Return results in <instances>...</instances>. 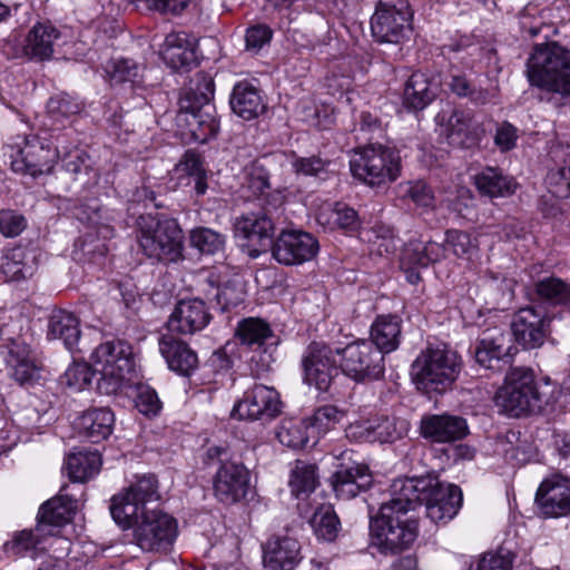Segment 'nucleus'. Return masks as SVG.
<instances>
[{
  "label": "nucleus",
  "instance_id": "obj_1",
  "mask_svg": "<svg viewBox=\"0 0 570 570\" xmlns=\"http://www.w3.org/2000/svg\"><path fill=\"white\" fill-rule=\"evenodd\" d=\"M431 484L432 478L393 482L392 498L381 504L375 515H370V532L382 553H400L416 540L419 523L406 514L424 502Z\"/></svg>",
  "mask_w": 570,
  "mask_h": 570
},
{
  "label": "nucleus",
  "instance_id": "obj_2",
  "mask_svg": "<svg viewBox=\"0 0 570 570\" xmlns=\"http://www.w3.org/2000/svg\"><path fill=\"white\" fill-rule=\"evenodd\" d=\"M549 379L540 385L531 368L512 367L505 374L504 384L495 393V404L501 412L511 417H521L540 413L554 401Z\"/></svg>",
  "mask_w": 570,
  "mask_h": 570
},
{
  "label": "nucleus",
  "instance_id": "obj_3",
  "mask_svg": "<svg viewBox=\"0 0 570 570\" xmlns=\"http://www.w3.org/2000/svg\"><path fill=\"white\" fill-rule=\"evenodd\" d=\"M462 360L446 344L429 345L411 365V376L416 389L430 397L451 390L462 370Z\"/></svg>",
  "mask_w": 570,
  "mask_h": 570
},
{
  "label": "nucleus",
  "instance_id": "obj_4",
  "mask_svg": "<svg viewBox=\"0 0 570 570\" xmlns=\"http://www.w3.org/2000/svg\"><path fill=\"white\" fill-rule=\"evenodd\" d=\"M137 240L142 253L163 264L184 259V234L177 219L163 214L137 218Z\"/></svg>",
  "mask_w": 570,
  "mask_h": 570
},
{
  "label": "nucleus",
  "instance_id": "obj_5",
  "mask_svg": "<svg viewBox=\"0 0 570 570\" xmlns=\"http://www.w3.org/2000/svg\"><path fill=\"white\" fill-rule=\"evenodd\" d=\"M215 92L213 78L197 72L179 99L180 111L189 114L187 119L191 135L199 142H207L219 130L216 108L212 102Z\"/></svg>",
  "mask_w": 570,
  "mask_h": 570
},
{
  "label": "nucleus",
  "instance_id": "obj_6",
  "mask_svg": "<svg viewBox=\"0 0 570 570\" xmlns=\"http://www.w3.org/2000/svg\"><path fill=\"white\" fill-rule=\"evenodd\" d=\"M531 86L570 96V50L556 42L537 45L527 61Z\"/></svg>",
  "mask_w": 570,
  "mask_h": 570
},
{
  "label": "nucleus",
  "instance_id": "obj_7",
  "mask_svg": "<svg viewBox=\"0 0 570 570\" xmlns=\"http://www.w3.org/2000/svg\"><path fill=\"white\" fill-rule=\"evenodd\" d=\"M98 372L97 390L102 394H114L135 368L132 346L119 338L99 344L92 355Z\"/></svg>",
  "mask_w": 570,
  "mask_h": 570
},
{
  "label": "nucleus",
  "instance_id": "obj_8",
  "mask_svg": "<svg viewBox=\"0 0 570 570\" xmlns=\"http://www.w3.org/2000/svg\"><path fill=\"white\" fill-rule=\"evenodd\" d=\"M350 169L354 178L371 187H380L399 178L401 156L395 149L370 145L355 151Z\"/></svg>",
  "mask_w": 570,
  "mask_h": 570
},
{
  "label": "nucleus",
  "instance_id": "obj_9",
  "mask_svg": "<svg viewBox=\"0 0 570 570\" xmlns=\"http://www.w3.org/2000/svg\"><path fill=\"white\" fill-rule=\"evenodd\" d=\"M235 336L240 346L252 353L248 358L252 374L259 377L268 372L275 361L277 346V337L271 325L258 317H246L238 322Z\"/></svg>",
  "mask_w": 570,
  "mask_h": 570
},
{
  "label": "nucleus",
  "instance_id": "obj_10",
  "mask_svg": "<svg viewBox=\"0 0 570 570\" xmlns=\"http://www.w3.org/2000/svg\"><path fill=\"white\" fill-rule=\"evenodd\" d=\"M262 210L248 213L236 218L235 236L243 240L242 246L247 248L248 255L257 258L261 254L271 249L274 240L275 224L274 214L282 205V197L273 196V204L264 200Z\"/></svg>",
  "mask_w": 570,
  "mask_h": 570
},
{
  "label": "nucleus",
  "instance_id": "obj_11",
  "mask_svg": "<svg viewBox=\"0 0 570 570\" xmlns=\"http://www.w3.org/2000/svg\"><path fill=\"white\" fill-rule=\"evenodd\" d=\"M341 372L356 383H367L384 377L385 362L382 352L367 340L348 343L335 348Z\"/></svg>",
  "mask_w": 570,
  "mask_h": 570
},
{
  "label": "nucleus",
  "instance_id": "obj_12",
  "mask_svg": "<svg viewBox=\"0 0 570 570\" xmlns=\"http://www.w3.org/2000/svg\"><path fill=\"white\" fill-rule=\"evenodd\" d=\"M135 543L146 552L166 553L178 534V525L175 518L160 511H145L132 520Z\"/></svg>",
  "mask_w": 570,
  "mask_h": 570
},
{
  "label": "nucleus",
  "instance_id": "obj_13",
  "mask_svg": "<svg viewBox=\"0 0 570 570\" xmlns=\"http://www.w3.org/2000/svg\"><path fill=\"white\" fill-rule=\"evenodd\" d=\"M158 485L155 475L148 474L137 479L124 494L112 497L110 513L115 522L122 529H128L132 520L159 501Z\"/></svg>",
  "mask_w": 570,
  "mask_h": 570
},
{
  "label": "nucleus",
  "instance_id": "obj_14",
  "mask_svg": "<svg viewBox=\"0 0 570 570\" xmlns=\"http://www.w3.org/2000/svg\"><path fill=\"white\" fill-rule=\"evenodd\" d=\"M207 459H217L220 463L214 478L215 497L223 503L230 504L245 498L249 485V473L242 463L227 460V450L212 446L207 450Z\"/></svg>",
  "mask_w": 570,
  "mask_h": 570
},
{
  "label": "nucleus",
  "instance_id": "obj_15",
  "mask_svg": "<svg viewBox=\"0 0 570 570\" xmlns=\"http://www.w3.org/2000/svg\"><path fill=\"white\" fill-rule=\"evenodd\" d=\"M282 407L279 393L274 387L255 384L235 403L232 416L266 424L281 415Z\"/></svg>",
  "mask_w": 570,
  "mask_h": 570
},
{
  "label": "nucleus",
  "instance_id": "obj_16",
  "mask_svg": "<svg viewBox=\"0 0 570 570\" xmlns=\"http://www.w3.org/2000/svg\"><path fill=\"white\" fill-rule=\"evenodd\" d=\"M554 315L541 306L519 308L512 317L511 330L515 341L525 350L541 347L551 335Z\"/></svg>",
  "mask_w": 570,
  "mask_h": 570
},
{
  "label": "nucleus",
  "instance_id": "obj_17",
  "mask_svg": "<svg viewBox=\"0 0 570 570\" xmlns=\"http://www.w3.org/2000/svg\"><path fill=\"white\" fill-rule=\"evenodd\" d=\"M412 13L409 4L380 2L371 19V30L377 42L400 43L411 32Z\"/></svg>",
  "mask_w": 570,
  "mask_h": 570
},
{
  "label": "nucleus",
  "instance_id": "obj_18",
  "mask_svg": "<svg viewBox=\"0 0 570 570\" xmlns=\"http://www.w3.org/2000/svg\"><path fill=\"white\" fill-rule=\"evenodd\" d=\"M305 380L320 391H327L341 372L335 350L326 344L312 343L303 358Z\"/></svg>",
  "mask_w": 570,
  "mask_h": 570
},
{
  "label": "nucleus",
  "instance_id": "obj_19",
  "mask_svg": "<svg viewBox=\"0 0 570 570\" xmlns=\"http://www.w3.org/2000/svg\"><path fill=\"white\" fill-rule=\"evenodd\" d=\"M317 239L299 230L282 232L271 247L273 257L283 265H298L313 259L318 253Z\"/></svg>",
  "mask_w": 570,
  "mask_h": 570
},
{
  "label": "nucleus",
  "instance_id": "obj_20",
  "mask_svg": "<svg viewBox=\"0 0 570 570\" xmlns=\"http://www.w3.org/2000/svg\"><path fill=\"white\" fill-rule=\"evenodd\" d=\"M60 156V146L51 147L46 139L31 137L26 139L19 149L17 158L11 161L14 171L29 174L33 177L48 174Z\"/></svg>",
  "mask_w": 570,
  "mask_h": 570
},
{
  "label": "nucleus",
  "instance_id": "obj_21",
  "mask_svg": "<svg viewBox=\"0 0 570 570\" xmlns=\"http://www.w3.org/2000/svg\"><path fill=\"white\" fill-rule=\"evenodd\" d=\"M515 351L508 333L499 327L484 330L475 342L474 358L485 368H500V363L509 364Z\"/></svg>",
  "mask_w": 570,
  "mask_h": 570
},
{
  "label": "nucleus",
  "instance_id": "obj_22",
  "mask_svg": "<svg viewBox=\"0 0 570 570\" xmlns=\"http://www.w3.org/2000/svg\"><path fill=\"white\" fill-rule=\"evenodd\" d=\"M462 500V491L458 485L444 484L432 478L423 502L426 517L435 523H446L458 514Z\"/></svg>",
  "mask_w": 570,
  "mask_h": 570
},
{
  "label": "nucleus",
  "instance_id": "obj_23",
  "mask_svg": "<svg viewBox=\"0 0 570 570\" xmlns=\"http://www.w3.org/2000/svg\"><path fill=\"white\" fill-rule=\"evenodd\" d=\"M212 320L208 306L200 297L179 301L171 312L167 325L179 334H194L204 330Z\"/></svg>",
  "mask_w": 570,
  "mask_h": 570
},
{
  "label": "nucleus",
  "instance_id": "obj_24",
  "mask_svg": "<svg viewBox=\"0 0 570 570\" xmlns=\"http://www.w3.org/2000/svg\"><path fill=\"white\" fill-rule=\"evenodd\" d=\"M331 483L337 498L350 500L366 491L373 483V476L365 464L341 463L333 473Z\"/></svg>",
  "mask_w": 570,
  "mask_h": 570
},
{
  "label": "nucleus",
  "instance_id": "obj_25",
  "mask_svg": "<svg viewBox=\"0 0 570 570\" xmlns=\"http://www.w3.org/2000/svg\"><path fill=\"white\" fill-rule=\"evenodd\" d=\"M420 430L424 439L436 443L455 442L462 440L469 433L466 420L451 414L423 416Z\"/></svg>",
  "mask_w": 570,
  "mask_h": 570
},
{
  "label": "nucleus",
  "instance_id": "obj_26",
  "mask_svg": "<svg viewBox=\"0 0 570 570\" xmlns=\"http://www.w3.org/2000/svg\"><path fill=\"white\" fill-rule=\"evenodd\" d=\"M535 501L547 517H562L570 513V481L561 476L546 479L540 484Z\"/></svg>",
  "mask_w": 570,
  "mask_h": 570
},
{
  "label": "nucleus",
  "instance_id": "obj_27",
  "mask_svg": "<svg viewBox=\"0 0 570 570\" xmlns=\"http://www.w3.org/2000/svg\"><path fill=\"white\" fill-rule=\"evenodd\" d=\"M164 61L174 70L189 69L197 65L195 39L185 31H171L160 50Z\"/></svg>",
  "mask_w": 570,
  "mask_h": 570
},
{
  "label": "nucleus",
  "instance_id": "obj_28",
  "mask_svg": "<svg viewBox=\"0 0 570 570\" xmlns=\"http://www.w3.org/2000/svg\"><path fill=\"white\" fill-rule=\"evenodd\" d=\"M440 86L441 81L436 75L413 72L404 87V105L414 111L423 110L436 98Z\"/></svg>",
  "mask_w": 570,
  "mask_h": 570
},
{
  "label": "nucleus",
  "instance_id": "obj_29",
  "mask_svg": "<svg viewBox=\"0 0 570 570\" xmlns=\"http://www.w3.org/2000/svg\"><path fill=\"white\" fill-rule=\"evenodd\" d=\"M76 509V501L68 495L59 494L48 500L39 509L37 530L55 535L58 528L71 521Z\"/></svg>",
  "mask_w": 570,
  "mask_h": 570
},
{
  "label": "nucleus",
  "instance_id": "obj_30",
  "mask_svg": "<svg viewBox=\"0 0 570 570\" xmlns=\"http://www.w3.org/2000/svg\"><path fill=\"white\" fill-rule=\"evenodd\" d=\"M299 560V543L293 538H272L263 546V562L271 570H293Z\"/></svg>",
  "mask_w": 570,
  "mask_h": 570
},
{
  "label": "nucleus",
  "instance_id": "obj_31",
  "mask_svg": "<svg viewBox=\"0 0 570 570\" xmlns=\"http://www.w3.org/2000/svg\"><path fill=\"white\" fill-rule=\"evenodd\" d=\"M159 351L168 367L183 376H188L198 365L197 354L183 341L170 334L159 338Z\"/></svg>",
  "mask_w": 570,
  "mask_h": 570
},
{
  "label": "nucleus",
  "instance_id": "obj_32",
  "mask_svg": "<svg viewBox=\"0 0 570 570\" xmlns=\"http://www.w3.org/2000/svg\"><path fill=\"white\" fill-rule=\"evenodd\" d=\"M4 361L10 370V375L19 384H28L39 376V367L31 355L30 348L19 342H11L7 346Z\"/></svg>",
  "mask_w": 570,
  "mask_h": 570
},
{
  "label": "nucleus",
  "instance_id": "obj_33",
  "mask_svg": "<svg viewBox=\"0 0 570 570\" xmlns=\"http://www.w3.org/2000/svg\"><path fill=\"white\" fill-rule=\"evenodd\" d=\"M47 337L50 341H61L70 352L78 351L81 337L79 318L65 309L53 311L48 321Z\"/></svg>",
  "mask_w": 570,
  "mask_h": 570
},
{
  "label": "nucleus",
  "instance_id": "obj_34",
  "mask_svg": "<svg viewBox=\"0 0 570 570\" xmlns=\"http://www.w3.org/2000/svg\"><path fill=\"white\" fill-rule=\"evenodd\" d=\"M371 340L382 355L399 348L402 335V318L394 314L377 315L371 325Z\"/></svg>",
  "mask_w": 570,
  "mask_h": 570
},
{
  "label": "nucleus",
  "instance_id": "obj_35",
  "mask_svg": "<svg viewBox=\"0 0 570 570\" xmlns=\"http://www.w3.org/2000/svg\"><path fill=\"white\" fill-rule=\"evenodd\" d=\"M59 37L60 32L51 24L38 23L33 26L24 40V56L39 62L51 59Z\"/></svg>",
  "mask_w": 570,
  "mask_h": 570
},
{
  "label": "nucleus",
  "instance_id": "obj_36",
  "mask_svg": "<svg viewBox=\"0 0 570 570\" xmlns=\"http://www.w3.org/2000/svg\"><path fill=\"white\" fill-rule=\"evenodd\" d=\"M229 104L233 112L245 120L258 117L266 109L259 90L248 81H239L234 86Z\"/></svg>",
  "mask_w": 570,
  "mask_h": 570
},
{
  "label": "nucleus",
  "instance_id": "obj_37",
  "mask_svg": "<svg viewBox=\"0 0 570 570\" xmlns=\"http://www.w3.org/2000/svg\"><path fill=\"white\" fill-rule=\"evenodd\" d=\"M115 415L108 407H95L85 411L77 419L79 432L92 443L107 439L114 428Z\"/></svg>",
  "mask_w": 570,
  "mask_h": 570
},
{
  "label": "nucleus",
  "instance_id": "obj_38",
  "mask_svg": "<svg viewBox=\"0 0 570 570\" xmlns=\"http://www.w3.org/2000/svg\"><path fill=\"white\" fill-rule=\"evenodd\" d=\"M37 255L32 250L16 247L9 250L0 264L4 282H20L30 278L37 271Z\"/></svg>",
  "mask_w": 570,
  "mask_h": 570
},
{
  "label": "nucleus",
  "instance_id": "obj_39",
  "mask_svg": "<svg viewBox=\"0 0 570 570\" xmlns=\"http://www.w3.org/2000/svg\"><path fill=\"white\" fill-rule=\"evenodd\" d=\"M62 161L66 173L82 188L97 185L99 174L94 168V163L86 151L77 148L67 151L63 154Z\"/></svg>",
  "mask_w": 570,
  "mask_h": 570
},
{
  "label": "nucleus",
  "instance_id": "obj_40",
  "mask_svg": "<svg viewBox=\"0 0 570 570\" xmlns=\"http://www.w3.org/2000/svg\"><path fill=\"white\" fill-rule=\"evenodd\" d=\"M445 247L435 242L410 239L402 250V264L410 267H428L444 257Z\"/></svg>",
  "mask_w": 570,
  "mask_h": 570
},
{
  "label": "nucleus",
  "instance_id": "obj_41",
  "mask_svg": "<svg viewBox=\"0 0 570 570\" xmlns=\"http://www.w3.org/2000/svg\"><path fill=\"white\" fill-rule=\"evenodd\" d=\"M66 466L71 481L86 482L99 472L101 458L96 450H78L67 456Z\"/></svg>",
  "mask_w": 570,
  "mask_h": 570
},
{
  "label": "nucleus",
  "instance_id": "obj_42",
  "mask_svg": "<svg viewBox=\"0 0 570 570\" xmlns=\"http://www.w3.org/2000/svg\"><path fill=\"white\" fill-rule=\"evenodd\" d=\"M534 294L542 304L570 311V285L559 277L550 276L535 282Z\"/></svg>",
  "mask_w": 570,
  "mask_h": 570
},
{
  "label": "nucleus",
  "instance_id": "obj_43",
  "mask_svg": "<svg viewBox=\"0 0 570 570\" xmlns=\"http://www.w3.org/2000/svg\"><path fill=\"white\" fill-rule=\"evenodd\" d=\"M478 190L489 197L509 196L515 190L512 178L504 176L499 168L488 167L475 176Z\"/></svg>",
  "mask_w": 570,
  "mask_h": 570
},
{
  "label": "nucleus",
  "instance_id": "obj_44",
  "mask_svg": "<svg viewBox=\"0 0 570 570\" xmlns=\"http://www.w3.org/2000/svg\"><path fill=\"white\" fill-rule=\"evenodd\" d=\"M317 222L330 228H341L348 232L358 229L361 222L355 209L343 203L323 207L317 214Z\"/></svg>",
  "mask_w": 570,
  "mask_h": 570
},
{
  "label": "nucleus",
  "instance_id": "obj_45",
  "mask_svg": "<svg viewBox=\"0 0 570 570\" xmlns=\"http://www.w3.org/2000/svg\"><path fill=\"white\" fill-rule=\"evenodd\" d=\"M332 160L321 155L297 156L293 153L291 166L297 176L312 177L326 180L332 173Z\"/></svg>",
  "mask_w": 570,
  "mask_h": 570
},
{
  "label": "nucleus",
  "instance_id": "obj_46",
  "mask_svg": "<svg viewBox=\"0 0 570 570\" xmlns=\"http://www.w3.org/2000/svg\"><path fill=\"white\" fill-rule=\"evenodd\" d=\"M308 426H311L308 420L285 419L276 431V438L287 448L302 449L308 441Z\"/></svg>",
  "mask_w": 570,
  "mask_h": 570
},
{
  "label": "nucleus",
  "instance_id": "obj_47",
  "mask_svg": "<svg viewBox=\"0 0 570 570\" xmlns=\"http://www.w3.org/2000/svg\"><path fill=\"white\" fill-rule=\"evenodd\" d=\"M470 119L462 111H453L444 127L443 135L450 146L469 148L474 138L470 134Z\"/></svg>",
  "mask_w": 570,
  "mask_h": 570
},
{
  "label": "nucleus",
  "instance_id": "obj_48",
  "mask_svg": "<svg viewBox=\"0 0 570 570\" xmlns=\"http://www.w3.org/2000/svg\"><path fill=\"white\" fill-rule=\"evenodd\" d=\"M317 485L316 466L303 461H296L292 470L289 487L293 495L301 498L308 495Z\"/></svg>",
  "mask_w": 570,
  "mask_h": 570
},
{
  "label": "nucleus",
  "instance_id": "obj_49",
  "mask_svg": "<svg viewBox=\"0 0 570 570\" xmlns=\"http://www.w3.org/2000/svg\"><path fill=\"white\" fill-rule=\"evenodd\" d=\"M311 525L317 539L332 542L341 529L338 517L332 507H322L313 514Z\"/></svg>",
  "mask_w": 570,
  "mask_h": 570
},
{
  "label": "nucleus",
  "instance_id": "obj_50",
  "mask_svg": "<svg viewBox=\"0 0 570 570\" xmlns=\"http://www.w3.org/2000/svg\"><path fill=\"white\" fill-rule=\"evenodd\" d=\"M190 244L203 254L213 255L223 252L225 236L207 227H198L190 232Z\"/></svg>",
  "mask_w": 570,
  "mask_h": 570
},
{
  "label": "nucleus",
  "instance_id": "obj_51",
  "mask_svg": "<svg viewBox=\"0 0 570 570\" xmlns=\"http://www.w3.org/2000/svg\"><path fill=\"white\" fill-rule=\"evenodd\" d=\"M46 535L48 534L45 531H38L37 527L33 530L19 531L6 542L4 551L13 556H23L40 544Z\"/></svg>",
  "mask_w": 570,
  "mask_h": 570
},
{
  "label": "nucleus",
  "instance_id": "obj_52",
  "mask_svg": "<svg viewBox=\"0 0 570 570\" xmlns=\"http://www.w3.org/2000/svg\"><path fill=\"white\" fill-rule=\"evenodd\" d=\"M96 367L88 363H73L70 365L63 374V382L77 391H81L87 386H90L92 379L98 377Z\"/></svg>",
  "mask_w": 570,
  "mask_h": 570
},
{
  "label": "nucleus",
  "instance_id": "obj_53",
  "mask_svg": "<svg viewBox=\"0 0 570 570\" xmlns=\"http://www.w3.org/2000/svg\"><path fill=\"white\" fill-rule=\"evenodd\" d=\"M391 428L392 423L385 419L379 423H375V421H367L363 424H356L351 426V430H357L354 433H358L360 436L364 438L366 441L386 443L393 442L395 439L393 433L390 431Z\"/></svg>",
  "mask_w": 570,
  "mask_h": 570
},
{
  "label": "nucleus",
  "instance_id": "obj_54",
  "mask_svg": "<svg viewBox=\"0 0 570 570\" xmlns=\"http://www.w3.org/2000/svg\"><path fill=\"white\" fill-rule=\"evenodd\" d=\"M449 87L456 96L468 97L475 104H485L488 101V91L476 88L463 73H452Z\"/></svg>",
  "mask_w": 570,
  "mask_h": 570
},
{
  "label": "nucleus",
  "instance_id": "obj_55",
  "mask_svg": "<svg viewBox=\"0 0 570 570\" xmlns=\"http://www.w3.org/2000/svg\"><path fill=\"white\" fill-rule=\"evenodd\" d=\"M346 415V410L334 404L318 406L309 421V424L318 429L327 430L340 423Z\"/></svg>",
  "mask_w": 570,
  "mask_h": 570
},
{
  "label": "nucleus",
  "instance_id": "obj_56",
  "mask_svg": "<svg viewBox=\"0 0 570 570\" xmlns=\"http://www.w3.org/2000/svg\"><path fill=\"white\" fill-rule=\"evenodd\" d=\"M106 73L112 83L132 81L138 75L137 65L129 59H116L107 63Z\"/></svg>",
  "mask_w": 570,
  "mask_h": 570
},
{
  "label": "nucleus",
  "instance_id": "obj_57",
  "mask_svg": "<svg viewBox=\"0 0 570 570\" xmlns=\"http://www.w3.org/2000/svg\"><path fill=\"white\" fill-rule=\"evenodd\" d=\"M246 185L247 188L255 196H264L271 189L269 174L265 167L255 161L246 169Z\"/></svg>",
  "mask_w": 570,
  "mask_h": 570
},
{
  "label": "nucleus",
  "instance_id": "obj_58",
  "mask_svg": "<svg viewBox=\"0 0 570 570\" xmlns=\"http://www.w3.org/2000/svg\"><path fill=\"white\" fill-rule=\"evenodd\" d=\"M458 257H469L475 248L469 233L458 229H449L445 233V245Z\"/></svg>",
  "mask_w": 570,
  "mask_h": 570
},
{
  "label": "nucleus",
  "instance_id": "obj_59",
  "mask_svg": "<svg viewBox=\"0 0 570 570\" xmlns=\"http://www.w3.org/2000/svg\"><path fill=\"white\" fill-rule=\"evenodd\" d=\"M47 108L48 112L57 119L77 115L81 110L80 104L66 94L50 98Z\"/></svg>",
  "mask_w": 570,
  "mask_h": 570
},
{
  "label": "nucleus",
  "instance_id": "obj_60",
  "mask_svg": "<svg viewBox=\"0 0 570 570\" xmlns=\"http://www.w3.org/2000/svg\"><path fill=\"white\" fill-rule=\"evenodd\" d=\"M136 406L139 412L146 415H155L161 407L155 390L147 385H140L136 397Z\"/></svg>",
  "mask_w": 570,
  "mask_h": 570
},
{
  "label": "nucleus",
  "instance_id": "obj_61",
  "mask_svg": "<svg viewBox=\"0 0 570 570\" xmlns=\"http://www.w3.org/2000/svg\"><path fill=\"white\" fill-rule=\"evenodd\" d=\"M26 219L22 215L12 210L0 212V233L6 237H16L26 228Z\"/></svg>",
  "mask_w": 570,
  "mask_h": 570
},
{
  "label": "nucleus",
  "instance_id": "obj_62",
  "mask_svg": "<svg viewBox=\"0 0 570 570\" xmlns=\"http://www.w3.org/2000/svg\"><path fill=\"white\" fill-rule=\"evenodd\" d=\"M513 558L509 551L485 553L478 563V570H511Z\"/></svg>",
  "mask_w": 570,
  "mask_h": 570
},
{
  "label": "nucleus",
  "instance_id": "obj_63",
  "mask_svg": "<svg viewBox=\"0 0 570 570\" xmlns=\"http://www.w3.org/2000/svg\"><path fill=\"white\" fill-rule=\"evenodd\" d=\"M273 31L266 24H256L246 30L245 41L246 49L258 51L264 45L272 39Z\"/></svg>",
  "mask_w": 570,
  "mask_h": 570
},
{
  "label": "nucleus",
  "instance_id": "obj_64",
  "mask_svg": "<svg viewBox=\"0 0 570 570\" xmlns=\"http://www.w3.org/2000/svg\"><path fill=\"white\" fill-rule=\"evenodd\" d=\"M406 195L415 203L417 206L428 208L433 206L434 196L432 190L428 185L423 181H415L410 184Z\"/></svg>",
  "mask_w": 570,
  "mask_h": 570
}]
</instances>
